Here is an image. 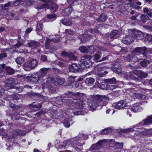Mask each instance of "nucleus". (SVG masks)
I'll list each match as a JSON object with an SVG mask.
<instances>
[{
    "mask_svg": "<svg viewBox=\"0 0 152 152\" xmlns=\"http://www.w3.org/2000/svg\"><path fill=\"white\" fill-rule=\"evenodd\" d=\"M66 111V110L65 111ZM65 111L64 112H65ZM68 115L65 114V112L63 114V111L61 110H56L52 114V117L53 119H60L63 118H67L66 117H65V115Z\"/></svg>",
    "mask_w": 152,
    "mask_h": 152,
    "instance_id": "9b49d317",
    "label": "nucleus"
},
{
    "mask_svg": "<svg viewBox=\"0 0 152 152\" xmlns=\"http://www.w3.org/2000/svg\"><path fill=\"white\" fill-rule=\"evenodd\" d=\"M7 50V48H5L3 51H1L0 54V59H2L7 56V54L6 52Z\"/></svg>",
    "mask_w": 152,
    "mask_h": 152,
    "instance_id": "79ce46f5",
    "label": "nucleus"
},
{
    "mask_svg": "<svg viewBox=\"0 0 152 152\" xmlns=\"http://www.w3.org/2000/svg\"><path fill=\"white\" fill-rule=\"evenodd\" d=\"M62 23L66 26H69L72 23V21L69 19H64L62 20Z\"/></svg>",
    "mask_w": 152,
    "mask_h": 152,
    "instance_id": "a19ab883",
    "label": "nucleus"
},
{
    "mask_svg": "<svg viewBox=\"0 0 152 152\" xmlns=\"http://www.w3.org/2000/svg\"><path fill=\"white\" fill-rule=\"evenodd\" d=\"M107 83L105 79L100 78L98 79L97 85L100 88L103 89H106L107 88Z\"/></svg>",
    "mask_w": 152,
    "mask_h": 152,
    "instance_id": "6ab92c4d",
    "label": "nucleus"
},
{
    "mask_svg": "<svg viewBox=\"0 0 152 152\" xmlns=\"http://www.w3.org/2000/svg\"><path fill=\"white\" fill-rule=\"evenodd\" d=\"M134 41V39L130 35H127L123 38L122 42L126 44H130Z\"/></svg>",
    "mask_w": 152,
    "mask_h": 152,
    "instance_id": "4be33fe9",
    "label": "nucleus"
},
{
    "mask_svg": "<svg viewBox=\"0 0 152 152\" xmlns=\"http://www.w3.org/2000/svg\"><path fill=\"white\" fill-rule=\"evenodd\" d=\"M51 80L50 79L46 80L42 83V86L43 89L48 88L51 93H54L56 91L55 88L51 85Z\"/></svg>",
    "mask_w": 152,
    "mask_h": 152,
    "instance_id": "1a4fd4ad",
    "label": "nucleus"
},
{
    "mask_svg": "<svg viewBox=\"0 0 152 152\" xmlns=\"http://www.w3.org/2000/svg\"><path fill=\"white\" fill-rule=\"evenodd\" d=\"M0 70L2 72H4V70H5L7 73L8 75H12L15 72V70L13 69L9 66L6 67L5 65L4 64L0 65Z\"/></svg>",
    "mask_w": 152,
    "mask_h": 152,
    "instance_id": "4468645a",
    "label": "nucleus"
},
{
    "mask_svg": "<svg viewBox=\"0 0 152 152\" xmlns=\"http://www.w3.org/2000/svg\"><path fill=\"white\" fill-rule=\"evenodd\" d=\"M142 121L134 125L132 127L123 130L124 133H126L128 132H132L136 130L135 134L137 136L142 135Z\"/></svg>",
    "mask_w": 152,
    "mask_h": 152,
    "instance_id": "20e7f679",
    "label": "nucleus"
},
{
    "mask_svg": "<svg viewBox=\"0 0 152 152\" xmlns=\"http://www.w3.org/2000/svg\"><path fill=\"white\" fill-rule=\"evenodd\" d=\"M42 24L40 23H37L36 27V30L40 31L42 29Z\"/></svg>",
    "mask_w": 152,
    "mask_h": 152,
    "instance_id": "e2e57ef3",
    "label": "nucleus"
},
{
    "mask_svg": "<svg viewBox=\"0 0 152 152\" xmlns=\"http://www.w3.org/2000/svg\"><path fill=\"white\" fill-rule=\"evenodd\" d=\"M23 67L24 70L26 71H29L31 70L28 61L23 65Z\"/></svg>",
    "mask_w": 152,
    "mask_h": 152,
    "instance_id": "c03bdc74",
    "label": "nucleus"
},
{
    "mask_svg": "<svg viewBox=\"0 0 152 152\" xmlns=\"http://www.w3.org/2000/svg\"><path fill=\"white\" fill-rule=\"evenodd\" d=\"M73 94L77 97L76 99H62L60 97H56L54 98L55 99V102L57 104H58V101L57 99L59 100L60 103L59 104V105L61 104V102H66V105L68 109L65 112V114L70 115L72 113L75 115H83L84 113L83 111L73 112L72 109H73V107H73L76 109L83 110V107H84L86 102V100L83 98V97H84V96L82 94L79 92L75 93Z\"/></svg>",
    "mask_w": 152,
    "mask_h": 152,
    "instance_id": "f257e3e1",
    "label": "nucleus"
},
{
    "mask_svg": "<svg viewBox=\"0 0 152 152\" xmlns=\"http://www.w3.org/2000/svg\"><path fill=\"white\" fill-rule=\"evenodd\" d=\"M133 0H127V1H128L129 2V3L128 4H130V5L133 4L135 9L138 10L141 8L138 6H136V5H134L135 4L133 3Z\"/></svg>",
    "mask_w": 152,
    "mask_h": 152,
    "instance_id": "3c124183",
    "label": "nucleus"
},
{
    "mask_svg": "<svg viewBox=\"0 0 152 152\" xmlns=\"http://www.w3.org/2000/svg\"><path fill=\"white\" fill-rule=\"evenodd\" d=\"M51 83L56 86L59 85L57 77L51 80Z\"/></svg>",
    "mask_w": 152,
    "mask_h": 152,
    "instance_id": "052dcab7",
    "label": "nucleus"
},
{
    "mask_svg": "<svg viewBox=\"0 0 152 152\" xmlns=\"http://www.w3.org/2000/svg\"><path fill=\"white\" fill-rule=\"evenodd\" d=\"M11 2H9L7 3L4 4V5H2V7L4 9H6L7 8L11 6Z\"/></svg>",
    "mask_w": 152,
    "mask_h": 152,
    "instance_id": "69168bd1",
    "label": "nucleus"
},
{
    "mask_svg": "<svg viewBox=\"0 0 152 152\" xmlns=\"http://www.w3.org/2000/svg\"><path fill=\"white\" fill-rule=\"evenodd\" d=\"M53 41L55 42H58L60 41V40L59 38H54L53 39H51L49 38H47L46 41L45 43V48L46 49H50V42Z\"/></svg>",
    "mask_w": 152,
    "mask_h": 152,
    "instance_id": "412c9836",
    "label": "nucleus"
},
{
    "mask_svg": "<svg viewBox=\"0 0 152 152\" xmlns=\"http://www.w3.org/2000/svg\"><path fill=\"white\" fill-rule=\"evenodd\" d=\"M119 31L117 30L112 31L110 34V37L111 39L117 38L119 36Z\"/></svg>",
    "mask_w": 152,
    "mask_h": 152,
    "instance_id": "c756f323",
    "label": "nucleus"
},
{
    "mask_svg": "<svg viewBox=\"0 0 152 152\" xmlns=\"http://www.w3.org/2000/svg\"><path fill=\"white\" fill-rule=\"evenodd\" d=\"M45 3L44 4L38 6L37 8L39 9H42L44 8L49 9L51 11L56 12L58 8V6L53 3L52 0H41Z\"/></svg>",
    "mask_w": 152,
    "mask_h": 152,
    "instance_id": "7ed1b4c3",
    "label": "nucleus"
},
{
    "mask_svg": "<svg viewBox=\"0 0 152 152\" xmlns=\"http://www.w3.org/2000/svg\"><path fill=\"white\" fill-rule=\"evenodd\" d=\"M31 98L33 99H37V100H40L41 99H43L44 98V96H39L38 94L34 93L32 94L31 96Z\"/></svg>",
    "mask_w": 152,
    "mask_h": 152,
    "instance_id": "58836bf2",
    "label": "nucleus"
},
{
    "mask_svg": "<svg viewBox=\"0 0 152 152\" xmlns=\"http://www.w3.org/2000/svg\"><path fill=\"white\" fill-rule=\"evenodd\" d=\"M124 143L123 142H116L115 145V147L116 149H121L123 146Z\"/></svg>",
    "mask_w": 152,
    "mask_h": 152,
    "instance_id": "8fccbe9b",
    "label": "nucleus"
},
{
    "mask_svg": "<svg viewBox=\"0 0 152 152\" xmlns=\"http://www.w3.org/2000/svg\"><path fill=\"white\" fill-rule=\"evenodd\" d=\"M110 129L107 128L102 130L101 134H108L110 133Z\"/></svg>",
    "mask_w": 152,
    "mask_h": 152,
    "instance_id": "13d9d810",
    "label": "nucleus"
},
{
    "mask_svg": "<svg viewBox=\"0 0 152 152\" xmlns=\"http://www.w3.org/2000/svg\"><path fill=\"white\" fill-rule=\"evenodd\" d=\"M26 134V132L20 130H16L14 131L12 134L10 135L9 137L10 138L12 139L15 137L17 136H23Z\"/></svg>",
    "mask_w": 152,
    "mask_h": 152,
    "instance_id": "a211bd4d",
    "label": "nucleus"
},
{
    "mask_svg": "<svg viewBox=\"0 0 152 152\" xmlns=\"http://www.w3.org/2000/svg\"><path fill=\"white\" fill-rule=\"evenodd\" d=\"M15 89L16 90V91H12V92L13 93L14 92H15H15L16 93H20L23 90V86H14L12 88V89Z\"/></svg>",
    "mask_w": 152,
    "mask_h": 152,
    "instance_id": "c9c22d12",
    "label": "nucleus"
},
{
    "mask_svg": "<svg viewBox=\"0 0 152 152\" xmlns=\"http://www.w3.org/2000/svg\"><path fill=\"white\" fill-rule=\"evenodd\" d=\"M98 30L96 28L94 29L91 28L85 31V33L83 34H82V36H80V39H81L82 42H84L87 41L88 39V38L91 37V35L89 33L93 34L98 33Z\"/></svg>",
    "mask_w": 152,
    "mask_h": 152,
    "instance_id": "6e6552de",
    "label": "nucleus"
},
{
    "mask_svg": "<svg viewBox=\"0 0 152 152\" xmlns=\"http://www.w3.org/2000/svg\"><path fill=\"white\" fill-rule=\"evenodd\" d=\"M20 114L18 113H14L11 116V118L13 120H18L20 117Z\"/></svg>",
    "mask_w": 152,
    "mask_h": 152,
    "instance_id": "ea45409f",
    "label": "nucleus"
},
{
    "mask_svg": "<svg viewBox=\"0 0 152 152\" xmlns=\"http://www.w3.org/2000/svg\"><path fill=\"white\" fill-rule=\"evenodd\" d=\"M16 63L18 64H22L24 61V58L22 57H18L15 59Z\"/></svg>",
    "mask_w": 152,
    "mask_h": 152,
    "instance_id": "09e8293b",
    "label": "nucleus"
},
{
    "mask_svg": "<svg viewBox=\"0 0 152 152\" xmlns=\"http://www.w3.org/2000/svg\"><path fill=\"white\" fill-rule=\"evenodd\" d=\"M95 81V79L93 78H87L86 79L85 83L87 85L90 86L93 85Z\"/></svg>",
    "mask_w": 152,
    "mask_h": 152,
    "instance_id": "f704fd0d",
    "label": "nucleus"
},
{
    "mask_svg": "<svg viewBox=\"0 0 152 152\" xmlns=\"http://www.w3.org/2000/svg\"><path fill=\"white\" fill-rule=\"evenodd\" d=\"M68 58L70 60L75 61L77 60V57L73 55L71 52L70 53Z\"/></svg>",
    "mask_w": 152,
    "mask_h": 152,
    "instance_id": "6e6d98bb",
    "label": "nucleus"
},
{
    "mask_svg": "<svg viewBox=\"0 0 152 152\" xmlns=\"http://www.w3.org/2000/svg\"><path fill=\"white\" fill-rule=\"evenodd\" d=\"M49 69V68L44 67L42 68L39 71V74L38 75L42 80L44 79L43 78L45 76L48 72Z\"/></svg>",
    "mask_w": 152,
    "mask_h": 152,
    "instance_id": "393cba45",
    "label": "nucleus"
},
{
    "mask_svg": "<svg viewBox=\"0 0 152 152\" xmlns=\"http://www.w3.org/2000/svg\"><path fill=\"white\" fill-rule=\"evenodd\" d=\"M12 97V99L16 100L19 102L22 101L23 98V96L20 94H13Z\"/></svg>",
    "mask_w": 152,
    "mask_h": 152,
    "instance_id": "473e14b6",
    "label": "nucleus"
},
{
    "mask_svg": "<svg viewBox=\"0 0 152 152\" xmlns=\"http://www.w3.org/2000/svg\"><path fill=\"white\" fill-rule=\"evenodd\" d=\"M76 78V77L71 75L68 77L67 79V81L68 82V84H70V83L73 82L74 81H75V79Z\"/></svg>",
    "mask_w": 152,
    "mask_h": 152,
    "instance_id": "603ef678",
    "label": "nucleus"
},
{
    "mask_svg": "<svg viewBox=\"0 0 152 152\" xmlns=\"http://www.w3.org/2000/svg\"><path fill=\"white\" fill-rule=\"evenodd\" d=\"M9 107L10 108H12L13 110H19L20 108V107L18 106L15 105V104H11L9 106Z\"/></svg>",
    "mask_w": 152,
    "mask_h": 152,
    "instance_id": "5fc2aeb1",
    "label": "nucleus"
},
{
    "mask_svg": "<svg viewBox=\"0 0 152 152\" xmlns=\"http://www.w3.org/2000/svg\"><path fill=\"white\" fill-rule=\"evenodd\" d=\"M128 107V103L126 100H121L118 102L115 105V109H126Z\"/></svg>",
    "mask_w": 152,
    "mask_h": 152,
    "instance_id": "dca6fc26",
    "label": "nucleus"
},
{
    "mask_svg": "<svg viewBox=\"0 0 152 152\" xmlns=\"http://www.w3.org/2000/svg\"><path fill=\"white\" fill-rule=\"evenodd\" d=\"M107 15L104 13H102L96 20V21L100 22H104L107 20Z\"/></svg>",
    "mask_w": 152,
    "mask_h": 152,
    "instance_id": "c85d7f7f",
    "label": "nucleus"
},
{
    "mask_svg": "<svg viewBox=\"0 0 152 152\" xmlns=\"http://www.w3.org/2000/svg\"><path fill=\"white\" fill-rule=\"evenodd\" d=\"M80 138L79 137L73 138L64 141L63 143L65 144L67 147L69 145H77L78 146H81L83 145V143H81V142H79L81 140H80Z\"/></svg>",
    "mask_w": 152,
    "mask_h": 152,
    "instance_id": "423d86ee",
    "label": "nucleus"
},
{
    "mask_svg": "<svg viewBox=\"0 0 152 152\" xmlns=\"http://www.w3.org/2000/svg\"><path fill=\"white\" fill-rule=\"evenodd\" d=\"M105 80L107 83H109L110 84H113L114 83H116V80L114 77L111 79H107Z\"/></svg>",
    "mask_w": 152,
    "mask_h": 152,
    "instance_id": "de8ad7c7",
    "label": "nucleus"
},
{
    "mask_svg": "<svg viewBox=\"0 0 152 152\" xmlns=\"http://www.w3.org/2000/svg\"><path fill=\"white\" fill-rule=\"evenodd\" d=\"M92 56L89 55H86L83 56L81 60L82 67L84 68H90L92 66V63L91 61Z\"/></svg>",
    "mask_w": 152,
    "mask_h": 152,
    "instance_id": "0eeeda50",
    "label": "nucleus"
},
{
    "mask_svg": "<svg viewBox=\"0 0 152 152\" xmlns=\"http://www.w3.org/2000/svg\"><path fill=\"white\" fill-rule=\"evenodd\" d=\"M112 69L113 71L117 74H120L122 71V69L119 63L113 64L112 66Z\"/></svg>",
    "mask_w": 152,
    "mask_h": 152,
    "instance_id": "5701e85b",
    "label": "nucleus"
},
{
    "mask_svg": "<svg viewBox=\"0 0 152 152\" xmlns=\"http://www.w3.org/2000/svg\"><path fill=\"white\" fill-rule=\"evenodd\" d=\"M87 99L89 109L93 111L96 109H100L103 106L106 104L109 98L104 95H97L89 96Z\"/></svg>",
    "mask_w": 152,
    "mask_h": 152,
    "instance_id": "f03ea898",
    "label": "nucleus"
},
{
    "mask_svg": "<svg viewBox=\"0 0 152 152\" xmlns=\"http://www.w3.org/2000/svg\"><path fill=\"white\" fill-rule=\"evenodd\" d=\"M131 151L132 152H138L139 150L137 147L134 146L131 148Z\"/></svg>",
    "mask_w": 152,
    "mask_h": 152,
    "instance_id": "338daca9",
    "label": "nucleus"
},
{
    "mask_svg": "<svg viewBox=\"0 0 152 152\" xmlns=\"http://www.w3.org/2000/svg\"><path fill=\"white\" fill-rule=\"evenodd\" d=\"M27 45L32 49L36 48L38 47L39 45V43L38 42L31 40L27 43Z\"/></svg>",
    "mask_w": 152,
    "mask_h": 152,
    "instance_id": "a878e982",
    "label": "nucleus"
},
{
    "mask_svg": "<svg viewBox=\"0 0 152 152\" xmlns=\"http://www.w3.org/2000/svg\"><path fill=\"white\" fill-rule=\"evenodd\" d=\"M142 48L140 47H137L135 48L132 52L133 54H136L137 55H140L141 53H142Z\"/></svg>",
    "mask_w": 152,
    "mask_h": 152,
    "instance_id": "72a5a7b5",
    "label": "nucleus"
},
{
    "mask_svg": "<svg viewBox=\"0 0 152 152\" xmlns=\"http://www.w3.org/2000/svg\"><path fill=\"white\" fill-rule=\"evenodd\" d=\"M65 32L66 33L70 35H72L73 34L74 31L72 30H71L68 29H66Z\"/></svg>",
    "mask_w": 152,
    "mask_h": 152,
    "instance_id": "774afa93",
    "label": "nucleus"
},
{
    "mask_svg": "<svg viewBox=\"0 0 152 152\" xmlns=\"http://www.w3.org/2000/svg\"><path fill=\"white\" fill-rule=\"evenodd\" d=\"M135 75L140 78H142V72L141 71L134 70L130 72L125 73L124 77L127 80L132 79L136 80H137V78Z\"/></svg>",
    "mask_w": 152,
    "mask_h": 152,
    "instance_id": "39448f33",
    "label": "nucleus"
},
{
    "mask_svg": "<svg viewBox=\"0 0 152 152\" xmlns=\"http://www.w3.org/2000/svg\"><path fill=\"white\" fill-rule=\"evenodd\" d=\"M68 68L69 72H72L77 73L81 72L82 71L80 65L76 63H73L72 65H69Z\"/></svg>",
    "mask_w": 152,
    "mask_h": 152,
    "instance_id": "ddd939ff",
    "label": "nucleus"
},
{
    "mask_svg": "<svg viewBox=\"0 0 152 152\" xmlns=\"http://www.w3.org/2000/svg\"><path fill=\"white\" fill-rule=\"evenodd\" d=\"M142 14H139L137 15V20L138 21H140L142 20Z\"/></svg>",
    "mask_w": 152,
    "mask_h": 152,
    "instance_id": "0e129e2a",
    "label": "nucleus"
},
{
    "mask_svg": "<svg viewBox=\"0 0 152 152\" xmlns=\"http://www.w3.org/2000/svg\"><path fill=\"white\" fill-rule=\"evenodd\" d=\"M28 106L31 110L35 111L39 110L42 106L40 103H37L36 102H34L32 104H29Z\"/></svg>",
    "mask_w": 152,
    "mask_h": 152,
    "instance_id": "b1692460",
    "label": "nucleus"
},
{
    "mask_svg": "<svg viewBox=\"0 0 152 152\" xmlns=\"http://www.w3.org/2000/svg\"><path fill=\"white\" fill-rule=\"evenodd\" d=\"M79 50L83 53H88L89 51L88 49L84 46L80 47Z\"/></svg>",
    "mask_w": 152,
    "mask_h": 152,
    "instance_id": "49530a36",
    "label": "nucleus"
},
{
    "mask_svg": "<svg viewBox=\"0 0 152 152\" xmlns=\"http://www.w3.org/2000/svg\"><path fill=\"white\" fill-rule=\"evenodd\" d=\"M57 77L59 85H61L64 83V80L63 78L58 76Z\"/></svg>",
    "mask_w": 152,
    "mask_h": 152,
    "instance_id": "4d7b16f0",
    "label": "nucleus"
},
{
    "mask_svg": "<svg viewBox=\"0 0 152 152\" xmlns=\"http://www.w3.org/2000/svg\"><path fill=\"white\" fill-rule=\"evenodd\" d=\"M102 56V53L100 52H96L94 55V60L96 61H99Z\"/></svg>",
    "mask_w": 152,
    "mask_h": 152,
    "instance_id": "4c0bfd02",
    "label": "nucleus"
},
{
    "mask_svg": "<svg viewBox=\"0 0 152 152\" xmlns=\"http://www.w3.org/2000/svg\"><path fill=\"white\" fill-rule=\"evenodd\" d=\"M96 73L99 77H102L105 76L108 73V72L104 70L103 67L99 66L95 69Z\"/></svg>",
    "mask_w": 152,
    "mask_h": 152,
    "instance_id": "f3484780",
    "label": "nucleus"
},
{
    "mask_svg": "<svg viewBox=\"0 0 152 152\" xmlns=\"http://www.w3.org/2000/svg\"><path fill=\"white\" fill-rule=\"evenodd\" d=\"M11 89H8V91L6 90L7 92L5 93L4 98L5 100H9L10 99H12V95L13 94H11L10 92H12V91H11Z\"/></svg>",
    "mask_w": 152,
    "mask_h": 152,
    "instance_id": "7c9ffc66",
    "label": "nucleus"
},
{
    "mask_svg": "<svg viewBox=\"0 0 152 152\" xmlns=\"http://www.w3.org/2000/svg\"><path fill=\"white\" fill-rule=\"evenodd\" d=\"M109 87L110 89L112 90H115V89L116 90L117 88H118V86L116 84H111L109 86Z\"/></svg>",
    "mask_w": 152,
    "mask_h": 152,
    "instance_id": "680f3d73",
    "label": "nucleus"
},
{
    "mask_svg": "<svg viewBox=\"0 0 152 152\" xmlns=\"http://www.w3.org/2000/svg\"><path fill=\"white\" fill-rule=\"evenodd\" d=\"M128 58H129V60H128V61L134 62H137L139 60L138 58L132 53L131 55L128 56Z\"/></svg>",
    "mask_w": 152,
    "mask_h": 152,
    "instance_id": "2f4dec72",
    "label": "nucleus"
},
{
    "mask_svg": "<svg viewBox=\"0 0 152 152\" xmlns=\"http://www.w3.org/2000/svg\"><path fill=\"white\" fill-rule=\"evenodd\" d=\"M72 10H73L71 7H69L64 9L63 11L64 14L65 15H67L69 14H70Z\"/></svg>",
    "mask_w": 152,
    "mask_h": 152,
    "instance_id": "e433bc0d",
    "label": "nucleus"
},
{
    "mask_svg": "<svg viewBox=\"0 0 152 152\" xmlns=\"http://www.w3.org/2000/svg\"><path fill=\"white\" fill-rule=\"evenodd\" d=\"M104 142V140L99 141L97 143L92 144L88 150L92 151L99 150L102 148V145Z\"/></svg>",
    "mask_w": 152,
    "mask_h": 152,
    "instance_id": "2eb2a0df",
    "label": "nucleus"
},
{
    "mask_svg": "<svg viewBox=\"0 0 152 152\" xmlns=\"http://www.w3.org/2000/svg\"><path fill=\"white\" fill-rule=\"evenodd\" d=\"M94 46H88V53H92L96 51L95 48Z\"/></svg>",
    "mask_w": 152,
    "mask_h": 152,
    "instance_id": "864d4df0",
    "label": "nucleus"
},
{
    "mask_svg": "<svg viewBox=\"0 0 152 152\" xmlns=\"http://www.w3.org/2000/svg\"><path fill=\"white\" fill-rule=\"evenodd\" d=\"M70 52H68L65 51H63L61 54V55L63 57H68Z\"/></svg>",
    "mask_w": 152,
    "mask_h": 152,
    "instance_id": "bf43d9fd",
    "label": "nucleus"
},
{
    "mask_svg": "<svg viewBox=\"0 0 152 152\" xmlns=\"http://www.w3.org/2000/svg\"><path fill=\"white\" fill-rule=\"evenodd\" d=\"M24 43V42L22 40H18L17 43L13 45V47L15 48H19L23 45Z\"/></svg>",
    "mask_w": 152,
    "mask_h": 152,
    "instance_id": "37998d69",
    "label": "nucleus"
},
{
    "mask_svg": "<svg viewBox=\"0 0 152 152\" xmlns=\"http://www.w3.org/2000/svg\"><path fill=\"white\" fill-rule=\"evenodd\" d=\"M5 86L6 90L8 91V89H12L13 88L14 86L15 83V80L14 79L12 78H10L6 79L5 81Z\"/></svg>",
    "mask_w": 152,
    "mask_h": 152,
    "instance_id": "f8f14e48",
    "label": "nucleus"
},
{
    "mask_svg": "<svg viewBox=\"0 0 152 152\" xmlns=\"http://www.w3.org/2000/svg\"><path fill=\"white\" fill-rule=\"evenodd\" d=\"M131 34L134 39V38H136L138 39H142V33L141 31L137 30H133L132 31Z\"/></svg>",
    "mask_w": 152,
    "mask_h": 152,
    "instance_id": "aec40b11",
    "label": "nucleus"
},
{
    "mask_svg": "<svg viewBox=\"0 0 152 152\" xmlns=\"http://www.w3.org/2000/svg\"><path fill=\"white\" fill-rule=\"evenodd\" d=\"M26 0H16L14 1L13 4L15 6H19L23 4Z\"/></svg>",
    "mask_w": 152,
    "mask_h": 152,
    "instance_id": "a18cd8bd",
    "label": "nucleus"
},
{
    "mask_svg": "<svg viewBox=\"0 0 152 152\" xmlns=\"http://www.w3.org/2000/svg\"><path fill=\"white\" fill-rule=\"evenodd\" d=\"M31 69H34L38 65L37 61L36 59H32L28 61Z\"/></svg>",
    "mask_w": 152,
    "mask_h": 152,
    "instance_id": "cd10ccee",
    "label": "nucleus"
},
{
    "mask_svg": "<svg viewBox=\"0 0 152 152\" xmlns=\"http://www.w3.org/2000/svg\"><path fill=\"white\" fill-rule=\"evenodd\" d=\"M38 74L29 75L27 77L29 82L33 84H37L39 81H42V80Z\"/></svg>",
    "mask_w": 152,
    "mask_h": 152,
    "instance_id": "9d476101",
    "label": "nucleus"
},
{
    "mask_svg": "<svg viewBox=\"0 0 152 152\" xmlns=\"http://www.w3.org/2000/svg\"><path fill=\"white\" fill-rule=\"evenodd\" d=\"M131 110L132 111L135 113L142 111V104H135L131 108Z\"/></svg>",
    "mask_w": 152,
    "mask_h": 152,
    "instance_id": "bb28decb",
    "label": "nucleus"
}]
</instances>
